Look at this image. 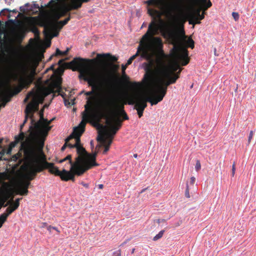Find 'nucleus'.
<instances>
[{
	"label": "nucleus",
	"mask_w": 256,
	"mask_h": 256,
	"mask_svg": "<svg viewBox=\"0 0 256 256\" xmlns=\"http://www.w3.org/2000/svg\"><path fill=\"white\" fill-rule=\"evenodd\" d=\"M9 204H10V202H8L4 205V206L6 207V206H8Z\"/></svg>",
	"instance_id": "54"
},
{
	"label": "nucleus",
	"mask_w": 256,
	"mask_h": 256,
	"mask_svg": "<svg viewBox=\"0 0 256 256\" xmlns=\"http://www.w3.org/2000/svg\"><path fill=\"white\" fill-rule=\"evenodd\" d=\"M26 67H24V71H26Z\"/></svg>",
	"instance_id": "61"
},
{
	"label": "nucleus",
	"mask_w": 256,
	"mask_h": 256,
	"mask_svg": "<svg viewBox=\"0 0 256 256\" xmlns=\"http://www.w3.org/2000/svg\"><path fill=\"white\" fill-rule=\"evenodd\" d=\"M30 9V4L29 3H26L24 6H21L20 8V10L23 12H24Z\"/></svg>",
	"instance_id": "22"
},
{
	"label": "nucleus",
	"mask_w": 256,
	"mask_h": 256,
	"mask_svg": "<svg viewBox=\"0 0 256 256\" xmlns=\"http://www.w3.org/2000/svg\"><path fill=\"white\" fill-rule=\"evenodd\" d=\"M232 16L233 18H234V20L236 21L238 20V19H239V18H240L239 14L238 12H232Z\"/></svg>",
	"instance_id": "28"
},
{
	"label": "nucleus",
	"mask_w": 256,
	"mask_h": 256,
	"mask_svg": "<svg viewBox=\"0 0 256 256\" xmlns=\"http://www.w3.org/2000/svg\"><path fill=\"white\" fill-rule=\"evenodd\" d=\"M112 136L110 137L108 135V137L106 138H104L102 136L99 134L97 137V140L100 142L102 144H106V146H110L112 142Z\"/></svg>",
	"instance_id": "15"
},
{
	"label": "nucleus",
	"mask_w": 256,
	"mask_h": 256,
	"mask_svg": "<svg viewBox=\"0 0 256 256\" xmlns=\"http://www.w3.org/2000/svg\"><path fill=\"white\" fill-rule=\"evenodd\" d=\"M200 2L204 6V10H207L212 6V4L210 0H199Z\"/></svg>",
	"instance_id": "17"
},
{
	"label": "nucleus",
	"mask_w": 256,
	"mask_h": 256,
	"mask_svg": "<svg viewBox=\"0 0 256 256\" xmlns=\"http://www.w3.org/2000/svg\"><path fill=\"white\" fill-rule=\"evenodd\" d=\"M134 250H135V248H133V249L132 250V252H131V253H132V254H133V253H134Z\"/></svg>",
	"instance_id": "57"
},
{
	"label": "nucleus",
	"mask_w": 256,
	"mask_h": 256,
	"mask_svg": "<svg viewBox=\"0 0 256 256\" xmlns=\"http://www.w3.org/2000/svg\"><path fill=\"white\" fill-rule=\"evenodd\" d=\"M188 22L190 24H192L193 26V28L194 27V26L196 24L193 18H192V20H190Z\"/></svg>",
	"instance_id": "40"
},
{
	"label": "nucleus",
	"mask_w": 256,
	"mask_h": 256,
	"mask_svg": "<svg viewBox=\"0 0 256 256\" xmlns=\"http://www.w3.org/2000/svg\"><path fill=\"white\" fill-rule=\"evenodd\" d=\"M13 12H14V13H16L18 12V10H13Z\"/></svg>",
	"instance_id": "58"
},
{
	"label": "nucleus",
	"mask_w": 256,
	"mask_h": 256,
	"mask_svg": "<svg viewBox=\"0 0 256 256\" xmlns=\"http://www.w3.org/2000/svg\"><path fill=\"white\" fill-rule=\"evenodd\" d=\"M152 88L150 92L149 96L146 98L145 100H143L142 98H136L135 102L134 108L137 110L139 118H141L142 116L144 110L145 108L147 106V104L146 102H148L147 100V98L150 96L155 98V96L152 94Z\"/></svg>",
	"instance_id": "9"
},
{
	"label": "nucleus",
	"mask_w": 256,
	"mask_h": 256,
	"mask_svg": "<svg viewBox=\"0 0 256 256\" xmlns=\"http://www.w3.org/2000/svg\"><path fill=\"white\" fill-rule=\"evenodd\" d=\"M172 43L174 46L171 50L172 59H174L175 56H177L178 58H180V59H185V57L186 56L180 54L178 52L180 49V42L177 36L174 38Z\"/></svg>",
	"instance_id": "10"
},
{
	"label": "nucleus",
	"mask_w": 256,
	"mask_h": 256,
	"mask_svg": "<svg viewBox=\"0 0 256 256\" xmlns=\"http://www.w3.org/2000/svg\"><path fill=\"white\" fill-rule=\"evenodd\" d=\"M164 232V230L160 231L158 234L154 237L153 240L156 241L160 238L162 236Z\"/></svg>",
	"instance_id": "24"
},
{
	"label": "nucleus",
	"mask_w": 256,
	"mask_h": 256,
	"mask_svg": "<svg viewBox=\"0 0 256 256\" xmlns=\"http://www.w3.org/2000/svg\"><path fill=\"white\" fill-rule=\"evenodd\" d=\"M85 126L86 122H81L78 126L74 128L75 134L76 133L77 130L79 128H82V129L74 140V144L68 142V140L72 138V136H70L66 139L65 144L61 148L62 150L64 151L67 146L70 148H76L78 156L76 158L74 162L72 161L70 155H68L64 158L60 160L59 162L62 163L66 160H68V164L71 170H74L77 176H81L86 170L94 166H98L96 161V154L95 153L92 155L88 154L81 144L80 137L84 132Z\"/></svg>",
	"instance_id": "1"
},
{
	"label": "nucleus",
	"mask_w": 256,
	"mask_h": 256,
	"mask_svg": "<svg viewBox=\"0 0 256 256\" xmlns=\"http://www.w3.org/2000/svg\"><path fill=\"white\" fill-rule=\"evenodd\" d=\"M56 56H62L63 55L62 52L58 48H56Z\"/></svg>",
	"instance_id": "37"
},
{
	"label": "nucleus",
	"mask_w": 256,
	"mask_h": 256,
	"mask_svg": "<svg viewBox=\"0 0 256 256\" xmlns=\"http://www.w3.org/2000/svg\"><path fill=\"white\" fill-rule=\"evenodd\" d=\"M68 50V49L66 50L64 52H62L63 55H66L67 54Z\"/></svg>",
	"instance_id": "52"
},
{
	"label": "nucleus",
	"mask_w": 256,
	"mask_h": 256,
	"mask_svg": "<svg viewBox=\"0 0 256 256\" xmlns=\"http://www.w3.org/2000/svg\"><path fill=\"white\" fill-rule=\"evenodd\" d=\"M148 6H152L155 8H148V14L152 18V20L148 25L146 32L142 36L143 42H140V50L142 52L140 58L148 60V56L147 51L151 50L152 46V36L156 35L159 32V26L155 20L156 15L158 14V10H162L164 5V0H148L145 2Z\"/></svg>",
	"instance_id": "4"
},
{
	"label": "nucleus",
	"mask_w": 256,
	"mask_h": 256,
	"mask_svg": "<svg viewBox=\"0 0 256 256\" xmlns=\"http://www.w3.org/2000/svg\"><path fill=\"white\" fill-rule=\"evenodd\" d=\"M72 4L70 6H64L56 14V16L58 19L67 14L72 10Z\"/></svg>",
	"instance_id": "13"
},
{
	"label": "nucleus",
	"mask_w": 256,
	"mask_h": 256,
	"mask_svg": "<svg viewBox=\"0 0 256 256\" xmlns=\"http://www.w3.org/2000/svg\"><path fill=\"white\" fill-rule=\"evenodd\" d=\"M50 69H53V66H52L50 68Z\"/></svg>",
	"instance_id": "63"
},
{
	"label": "nucleus",
	"mask_w": 256,
	"mask_h": 256,
	"mask_svg": "<svg viewBox=\"0 0 256 256\" xmlns=\"http://www.w3.org/2000/svg\"><path fill=\"white\" fill-rule=\"evenodd\" d=\"M81 129H82V128H79L78 130H77L76 133L75 134L74 133V128L73 132L70 135V136H72V138L68 140V142H72V143L74 144V140H75V138H76L77 134L80 132V131L81 130Z\"/></svg>",
	"instance_id": "21"
},
{
	"label": "nucleus",
	"mask_w": 256,
	"mask_h": 256,
	"mask_svg": "<svg viewBox=\"0 0 256 256\" xmlns=\"http://www.w3.org/2000/svg\"><path fill=\"white\" fill-rule=\"evenodd\" d=\"M88 0H74L72 2V9H78L80 8L83 2H87Z\"/></svg>",
	"instance_id": "16"
},
{
	"label": "nucleus",
	"mask_w": 256,
	"mask_h": 256,
	"mask_svg": "<svg viewBox=\"0 0 256 256\" xmlns=\"http://www.w3.org/2000/svg\"><path fill=\"white\" fill-rule=\"evenodd\" d=\"M84 80L88 82L89 86L92 87V90L86 92L85 95L88 97L86 98L87 101L84 105V110L82 112V120L86 122H89L90 118H94L96 116H92V112H96L100 114L104 112L103 108H106V110L112 108V106L114 104L110 100L104 101V102H100L95 97L92 96L96 94V89L98 88H105L108 84H110V80H104V82H98L95 78L85 77Z\"/></svg>",
	"instance_id": "3"
},
{
	"label": "nucleus",
	"mask_w": 256,
	"mask_h": 256,
	"mask_svg": "<svg viewBox=\"0 0 256 256\" xmlns=\"http://www.w3.org/2000/svg\"><path fill=\"white\" fill-rule=\"evenodd\" d=\"M188 63V60L186 58L180 59L176 56L172 59V64L160 70V76L152 86V94L155 98L152 96L147 98V100L152 106L156 105L161 102L166 94L168 86L175 83L179 78L181 70L178 72L176 71L180 68V65L186 66Z\"/></svg>",
	"instance_id": "2"
},
{
	"label": "nucleus",
	"mask_w": 256,
	"mask_h": 256,
	"mask_svg": "<svg viewBox=\"0 0 256 256\" xmlns=\"http://www.w3.org/2000/svg\"><path fill=\"white\" fill-rule=\"evenodd\" d=\"M236 171V163L234 162L232 164V176L233 177L234 176Z\"/></svg>",
	"instance_id": "33"
},
{
	"label": "nucleus",
	"mask_w": 256,
	"mask_h": 256,
	"mask_svg": "<svg viewBox=\"0 0 256 256\" xmlns=\"http://www.w3.org/2000/svg\"><path fill=\"white\" fill-rule=\"evenodd\" d=\"M254 135V132L253 131L251 130L250 132L248 138V143L250 144V141L253 137Z\"/></svg>",
	"instance_id": "36"
},
{
	"label": "nucleus",
	"mask_w": 256,
	"mask_h": 256,
	"mask_svg": "<svg viewBox=\"0 0 256 256\" xmlns=\"http://www.w3.org/2000/svg\"><path fill=\"white\" fill-rule=\"evenodd\" d=\"M112 256H121V250H119L114 252Z\"/></svg>",
	"instance_id": "35"
},
{
	"label": "nucleus",
	"mask_w": 256,
	"mask_h": 256,
	"mask_svg": "<svg viewBox=\"0 0 256 256\" xmlns=\"http://www.w3.org/2000/svg\"><path fill=\"white\" fill-rule=\"evenodd\" d=\"M82 184L86 187V188H88V184H86V183H84V182H82Z\"/></svg>",
	"instance_id": "48"
},
{
	"label": "nucleus",
	"mask_w": 256,
	"mask_h": 256,
	"mask_svg": "<svg viewBox=\"0 0 256 256\" xmlns=\"http://www.w3.org/2000/svg\"><path fill=\"white\" fill-rule=\"evenodd\" d=\"M188 42H190V47L192 48H194V42L193 40H192L191 38H188Z\"/></svg>",
	"instance_id": "38"
},
{
	"label": "nucleus",
	"mask_w": 256,
	"mask_h": 256,
	"mask_svg": "<svg viewBox=\"0 0 256 256\" xmlns=\"http://www.w3.org/2000/svg\"><path fill=\"white\" fill-rule=\"evenodd\" d=\"M152 44V46L151 49L156 47L158 50H162L163 43L161 38L159 37H153Z\"/></svg>",
	"instance_id": "14"
},
{
	"label": "nucleus",
	"mask_w": 256,
	"mask_h": 256,
	"mask_svg": "<svg viewBox=\"0 0 256 256\" xmlns=\"http://www.w3.org/2000/svg\"><path fill=\"white\" fill-rule=\"evenodd\" d=\"M64 62V60H59L58 62V64L60 65L62 64V63Z\"/></svg>",
	"instance_id": "49"
},
{
	"label": "nucleus",
	"mask_w": 256,
	"mask_h": 256,
	"mask_svg": "<svg viewBox=\"0 0 256 256\" xmlns=\"http://www.w3.org/2000/svg\"><path fill=\"white\" fill-rule=\"evenodd\" d=\"M22 200V198H16L14 202H13L12 204V206L15 207V208H18L20 205V201Z\"/></svg>",
	"instance_id": "25"
},
{
	"label": "nucleus",
	"mask_w": 256,
	"mask_h": 256,
	"mask_svg": "<svg viewBox=\"0 0 256 256\" xmlns=\"http://www.w3.org/2000/svg\"><path fill=\"white\" fill-rule=\"evenodd\" d=\"M145 190H146V188L143 189V190L141 191V193L144 192L145 191Z\"/></svg>",
	"instance_id": "59"
},
{
	"label": "nucleus",
	"mask_w": 256,
	"mask_h": 256,
	"mask_svg": "<svg viewBox=\"0 0 256 256\" xmlns=\"http://www.w3.org/2000/svg\"><path fill=\"white\" fill-rule=\"evenodd\" d=\"M50 130V126H48V129H47L48 131H49Z\"/></svg>",
	"instance_id": "60"
},
{
	"label": "nucleus",
	"mask_w": 256,
	"mask_h": 256,
	"mask_svg": "<svg viewBox=\"0 0 256 256\" xmlns=\"http://www.w3.org/2000/svg\"><path fill=\"white\" fill-rule=\"evenodd\" d=\"M98 187L99 188L102 189V188H103L104 186L102 184H100L98 185Z\"/></svg>",
	"instance_id": "50"
},
{
	"label": "nucleus",
	"mask_w": 256,
	"mask_h": 256,
	"mask_svg": "<svg viewBox=\"0 0 256 256\" xmlns=\"http://www.w3.org/2000/svg\"><path fill=\"white\" fill-rule=\"evenodd\" d=\"M146 24L145 22H144V23L142 24V26L141 28H144V27H146Z\"/></svg>",
	"instance_id": "53"
},
{
	"label": "nucleus",
	"mask_w": 256,
	"mask_h": 256,
	"mask_svg": "<svg viewBox=\"0 0 256 256\" xmlns=\"http://www.w3.org/2000/svg\"><path fill=\"white\" fill-rule=\"evenodd\" d=\"M90 146L92 148H94V142L93 140H91L90 141Z\"/></svg>",
	"instance_id": "51"
},
{
	"label": "nucleus",
	"mask_w": 256,
	"mask_h": 256,
	"mask_svg": "<svg viewBox=\"0 0 256 256\" xmlns=\"http://www.w3.org/2000/svg\"><path fill=\"white\" fill-rule=\"evenodd\" d=\"M182 33L183 36V38L185 40L186 38V36L185 35V32L184 28L182 30Z\"/></svg>",
	"instance_id": "42"
},
{
	"label": "nucleus",
	"mask_w": 256,
	"mask_h": 256,
	"mask_svg": "<svg viewBox=\"0 0 256 256\" xmlns=\"http://www.w3.org/2000/svg\"><path fill=\"white\" fill-rule=\"evenodd\" d=\"M16 208L11 204L10 207L6 210V212L2 214L0 216V228L2 226L3 224L6 221L8 216Z\"/></svg>",
	"instance_id": "12"
},
{
	"label": "nucleus",
	"mask_w": 256,
	"mask_h": 256,
	"mask_svg": "<svg viewBox=\"0 0 256 256\" xmlns=\"http://www.w3.org/2000/svg\"><path fill=\"white\" fill-rule=\"evenodd\" d=\"M29 153L26 178L29 180H32L34 178L38 172L42 170V168L38 158L34 152L32 150H30Z\"/></svg>",
	"instance_id": "7"
},
{
	"label": "nucleus",
	"mask_w": 256,
	"mask_h": 256,
	"mask_svg": "<svg viewBox=\"0 0 256 256\" xmlns=\"http://www.w3.org/2000/svg\"><path fill=\"white\" fill-rule=\"evenodd\" d=\"M52 230H56L58 234L60 233V231L56 227L52 226Z\"/></svg>",
	"instance_id": "47"
},
{
	"label": "nucleus",
	"mask_w": 256,
	"mask_h": 256,
	"mask_svg": "<svg viewBox=\"0 0 256 256\" xmlns=\"http://www.w3.org/2000/svg\"><path fill=\"white\" fill-rule=\"evenodd\" d=\"M13 199H14V197H12V200H11L12 202H13Z\"/></svg>",
	"instance_id": "62"
},
{
	"label": "nucleus",
	"mask_w": 256,
	"mask_h": 256,
	"mask_svg": "<svg viewBox=\"0 0 256 256\" xmlns=\"http://www.w3.org/2000/svg\"><path fill=\"white\" fill-rule=\"evenodd\" d=\"M121 109H122V114H124V120H128V118L127 114H126V112H124V106H121Z\"/></svg>",
	"instance_id": "32"
},
{
	"label": "nucleus",
	"mask_w": 256,
	"mask_h": 256,
	"mask_svg": "<svg viewBox=\"0 0 256 256\" xmlns=\"http://www.w3.org/2000/svg\"><path fill=\"white\" fill-rule=\"evenodd\" d=\"M104 146V150L102 152L103 154H106V152L109 150H110V146H106V144H102Z\"/></svg>",
	"instance_id": "30"
},
{
	"label": "nucleus",
	"mask_w": 256,
	"mask_h": 256,
	"mask_svg": "<svg viewBox=\"0 0 256 256\" xmlns=\"http://www.w3.org/2000/svg\"><path fill=\"white\" fill-rule=\"evenodd\" d=\"M201 14H200V10H198L195 12L194 14H191L190 17L191 18L198 19Z\"/></svg>",
	"instance_id": "23"
},
{
	"label": "nucleus",
	"mask_w": 256,
	"mask_h": 256,
	"mask_svg": "<svg viewBox=\"0 0 256 256\" xmlns=\"http://www.w3.org/2000/svg\"><path fill=\"white\" fill-rule=\"evenodd\" d=\"M30 182H25L24 184H19L14 190L16 194H20L21 196H26L28 194V188Z\"/></svg>",
	"instance_id": "11"
},
{
	"label": "nucleus",
	"mask_w": 256,
	"mask_h": 256,
	"mask_svg": "<svg viewBox=\"0 0 256 256\" xmlns=\"http://www.w3.org/2000/svg\"><path fill=\"white\" fill-rule=\"evenodd\" d=\"M106 56H110V60L114 62H116L118 60V58L114 56H110V54H98L97 57L98 58H101Z\"/></svg>",
	"instance_id": "18"
},
{
	"label": "nucleus",
	"mask_w": 256,
	"mask_h": 256,
	"mask_svg": "<svg viewBox=\"0 0 256 256\" xmlns=\"http://www.w3.org/2000/svg\"><path fill=\"white\" fill-rule=\"evenodd\" d=\"M185 196L186 198H190L188 184H186V188L185 192Z\"/></svg>",
	"instance_id": "34"
},
{
	"label": "nucleus",
	"mask_w": 256,
	"mask_h": 256,
	"mask_svg": "<svg viewBox=\"0 0 256 256\" xmlns=\"http://www.w3.org/2000/svg\"><path fill=\"white\" fill-rule=\"evenodd\" d=\"M48 224L46 223V222H43L42 224V226H41V227L42 228H46L48 226Z\"/></svg>",
	"instance_id": "45"
},
{
	"label": "nucleus",
	"mask_w": 256,
	"mask_h": 256,
	"mask_svg": "<svg viewBox=\"0 0 256 256\" xmlns=\"http://www.w3.org/2000/svg\"><path fill=\"white\" fill-rule=\"evenodd\" d=\"M103 108L104 112H102L98 114L96 112H92V116H96L94 118H96L98 120L100 118H104L106 120V124L111 126L112 132L108 134V136L110 137L112 136V138H114V136L116 134L122 126V122L119 118L114 119L112 118L110 120L108 116L110 112L114 116L116 115V105L115 104H114L112 106L111 108H110V109L108 110H106V108H104V106Z\"/></svg>",
	"instance_id": "6"
},
{
	"label": "nucleus",
	"mask_w": 256,
	"mask_h": 256,
	"mask_svg": "<svg viewBox=\"0 0 256 256\" xmlns=\"http://www.w3.org/2000/svg\"><path fill=\"white\" fill-rule=\"evenodd\" d=\"M85 77H88V78H94V76H92L90 75V74L88 72L85 70H83L81 71L80 74L79 76V78H82L84 80V78Z\"/></svg>",
	"instance_id": "20"
},
{
	"label": "nucleus",
	"mask_w": 256,
	"mask_h": 256,
	"mask_svg": "<svg viewBox=\"0 0 256 256\" xmlns=\"http://www.w3.org/2000/svg\"><path fill=\"white\" fill-rule=\"evenodd\" d=\"M134 157L135 158H138V154H134Z\"/></svg>",
	"instance_id": "55"
},
{
	"label": "nucleus",
	"mask_w": 256,
	"mask_h": 256,
	"mask_svg": "<svg viewBox=\"0 0 256 256\" xmlns=\"http://www.w3.org/2000/svg\"><path fill=\"white\" fill-rule=\"evenodd\" d=\"M47 230L50 232H52V226H47Z\"/></svg>",
	"instance_id": "43"
},
{
	"label": "nucleus",
	"mask_w": 256,
	"mask_h": 256,
	"mask_svg": "<svg viewBox=\"0 0 256 256\" xmlns=\"http://www.w3.org/2000/svg\"><path fill=\"white\" fill-rule=\"evenodd\" d=\"M20 82L22 83V84H24L25 82V80L24 79V78L22 77H21L20 78Z\"/></svg>",
	"instance_id": "44"
},
{
	"label": "nucleus",
	"mask_w": 256,
	"mask_h": 256,
	"mask_svg": "<svg viewBox=\"0 0 256 256\" xmlns=\"http://www.w3.org/2000/svg\"><path fill=\"white\" fill-rule=\"evenodd\" d=\"M30 98H32V102L27 104L25 109V120L20 126L21 128L28 118H30L31 124H34L36 128H38L41 120L47 121L44 118L43 110L39 111V103L36 100V94L34 91H31L27 94L24 99V102H27Z\"/></svg>",
	"instance_id": "5"
},
{
	"label": "nucleus",
	"mask_w": 256,
	"mask_h": 256,
	"mask_svg": "<svg viewBox=\"0 0 256 256\" xmlns=\"http://www.w3.org/2000/svg\"><path fill=\"white\" fill-rule=\"evenodd\" d=\"M195 21L196 24H200V20H199L198 19H194Z\"/></svg>",
	"instance_id": "46"
},
{
	"label": "nucleus",
	"mask_w": 256,
	"mask_h": 256,
	"mask_svg": "<svg viewBox=\"0 0 256 256\" xmlns=\"http://www.w3.org/2000/svg\"><path fill=\"white\" fill-rule=\"evenodd\" d=\"M140 52H141V50H140V46H139L138 47L136 53L128 60L126 64L127 66L130 65L132 63V61L136 58L139 55Z\"/></svg>",
	"instance_id": "19"
},
{
	"label": "nucleus",
	"mask_w": 256,
	"mask_h": 256,
	"mask_svg": "<svg viewBox=\"0 0 256 256\" xmlns=\"http://www.w3.org/2000/svg\"><path fill=\"white\" fill-rule=\"evenodd\" d=\"M39 148L40 150H42L44 146V140H41L38 142Z\"/></svg>",
	"instance_id": "31"
},
{
	"label": "nucleus",
	"mask_w": 256,
	"mask_h": 256,
	"mask_svg": "<svg viewBox=\"0 0 256 256\" xmlns=\"http://www.w3.org/2000/svg\"><path fill=\"white\" fill-rule=\"evenodd\" d=\"M201 168V164L200 160H197L195 166V169L196 172H198Z\"/></svg>",
	"instance_id": "27"
},
{
	"label": "nucleus",
	"mask_w": 256,
	"mask_h": 256,
	"mask_svg": "<svg viewBox=\"0 0 256 256\" xmlns=\"http://www.w3.org/2000/svg\"><path fill=\"white\" fill-rule=\"evenodd\" d=\"M128 66L126 64L125 65L122 64V72L124 74H125V70Z\"/></svg>",
	"instance_id": "39"
},
{
	"label": "nucleus",
	"mask_w": 256,
	"mask_h": 256,
	"mask_svg": "<svg viewBox=\"0 0 256 256\" xmlns=\"http://www.w3.org/2000/svg\"><path fill=\"white\" fill-rule=\"evenodd\" d=\"M20 90H19L18 91V92H17L18 93V92H20Z\"/></svg>",
	"instance_id": "64"
},
{
	"label": "nucleus",
	"mask_w": 256,
	"mask_h": 256,
	"mask_svg": "<svg viewBox=\"0 0 256 256\" xmlns=\"http://www.w3.org/2000/svg\"><path fill=\"white\" fill-rule=\"evenodd\" d=\"M196 181V178L194 176H192L190 178V184H194Z\"/></svg>",
	"instance_id": "41"
},
{
	"label": "nucleus",
	"mask_w": 256,
	"mask_h": 256,
	"mask_svg": "<svg viewBox=\"0 0 256 256\" xmlns=\"http://www.w3.org/2000/svg\"><path fill=\"white\" fill-rule=\"evenodd\" d=\"M46 168L48 169L49 172L51 174L60 176L62 180L64 181H68V180L74 181V175L76 174L74 170H71L70 168V170L64 169L62 171H60L52 163L46 162Z\"/></svg>",
	"instance_id": "8"
},
{
	"label": "nucleus",
	"mask_w": 256,
	"mask_h": 256,
	"mask_svg": "<svg viewBox=\"0 0 256 256\" xmlns=\"http://www.w3.org/2000/svg\"><path fill=\"white\" fill-rule=\"evenodd\" d=\"M70 16H68V18H66L65 20H61L60 22V23L62 26H64L66 25V24H68V22L70 20Z\"/></svg>",
	"instance_id": "26"
},
{
	"label": "nucleus",
	"mask_w": 256,
	"mask_h": 256,
	"mask_svg": "<svg viewBox=\"0 0 256 256\" xmlns=\"http://www.w3.org/2000/svg\"><path fill=\"white\" fill-rule=\"evenodd\" d=\"M114 66L116 69H118L119 68V66L118 65H114Z\"/></svg>",
	"instance_id": "56"
},
{
	"label": "nucleus",
	"mask_w": 256,
	"mask_h": 256,
	"mask_svg": "<svg viewBox=\"0 0 256 256\" xmlns=\"http://www.w3.org/2000/svg\"><path fill=\"white\" fill-rule=\"evenodd\" d=\"M202 4V9L204 10V12H203L200 14V16H199V18H198L199 20H203V19L204 18V14H205V12H204V11H206V10H204V5H203Z\"/></svg>",
	"instance_id": "29"
}]
</instances>
